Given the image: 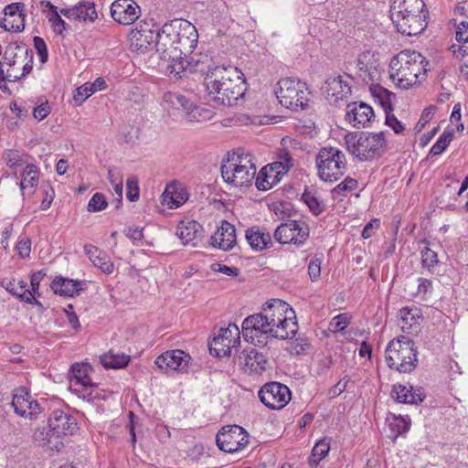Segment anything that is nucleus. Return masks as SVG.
Returning <instances> with one entry per match:
<instances>
[{
  "label": "nucleus",
  "mask_w": 468,
  "mask_h": 468,
  "mask_svg": "<svg viewBox=\"0 0 468 468\" xmlns=\"http://www.w3.org/2000/svg\"><path fill=\"white\" fill-rule=\"evenodd\" d=\"M80 282L65 278L55 279L50 287L54 291L55 293L59 294L61 296L72 297L75 294H78L81 290L80 287Z\"/></svg>",
  "instance_id": "32"
},
{
  "label": "nucleus",
  "mask_w": 468,
  "mask_h": 468,
  "mask_svg": "<svg viewBox=\"0 0 468 468\" xmlns=\"http://www.w3.org/2000/svg\"><path fill=\"white\" fill-rule=\"evenodd\" d=\"M95 266L100 268L102 272L110 274L113 271V263L109 260V257L104 251H100L98 255L91 261Z\"/></svg>",
  "instance_id": "45"
},
{
  "label": "nucleus",
  "mask_w": 468,
  "mask_h": 468,
  "mask_svg": "<svg viewBox=\"0 0 468 468\" xmlns=\"http://www.w3.org/2000/svg\"><path fill=\"white\" fill-rule=\"evenodd\" d=\"M1 285L12 295L17 296L22 301L28 293L29 290H27V283L24 281H16L15 279L10 280L5 278L1 281Z\"/></svg>",
  "instance_id": "37"
},
{
  "label": "nucleus",
  "mask_w": 468,
  "mask_h": 468,
  "mask_svg": "<svg viewBox=\"0 0 468 468\" xmlns=\"http://www.w3.org/2000/svg\"><path fill=\"white\" fill-rule=\"evenodd\" d=\"M279 90L275 91L280 103L292 111L304 108L307 104V88L305 83L291 78L282 79L279 82Z\"/></svg>",
  "instance_id": "10"
},
{
  "label": "nucleus",
  "mask_w": 468,
  "mask_h": 468,
  "mask_svg": "<svg viewBox=\"0 0 468 468\" xmlns=\"http://www.w3.org/2000/svg\"><path fill=\"white\" fill-rule=\"evenodd\" d=\"M388 367L399 373L412 372L418 363V352L413 340L408 336H399L392 339L385 351Z\"/></svg>",
  "instance_id": "6"
},
{
  "label": "nucleus",
  "mask_w": 468,
  "mask_h": 468,
  "mask_svg": "<svg viewBox=\"0 0 468 468\" xmlns=\"http://www.w3.org/2000/svg\"><path fill=\"white\" fill-rule=\"evenodd\" d=\"M284 174L277 168L276 164H270L262 167L255 176V186L259 190L266 191L278 184Z\"/></svg>",
  "instance_id": "24"
},
{
  "label": "nucleus",
  "mask_w": 468,
  "mask_h": 468,
  "mask_svg": "<svg viewBox=\"0 0 468 468\" xmlns=\"http://www.w3.org/2000/svg\"><path fill=\"white\" fill-rule=\"evenodd\" d=\"M243 73L237 67L215 66L209 68L205 84L209 95L220 105L233 107L247 90Z\"/></svg>",
  "instance_id": "2"
},
{
  "label": "nucleus",
  "mask_w": 468,
  "mask_h": 468,
  "mask_svg": "<svg viewBox=\"0 0 468 468\" xmlns=\"http://www.w3.org/2000/svg\"><path fill=\"white\" fill-rule=\"evenodd\" d=\"M357 187V181L356 179H353L349 176L346 177L343 182L338 184L334 189L333 194L334 195H342L343 192H350L352 190H355Z\"/></svg>",
  "instance_id": "52"
},
{
  "label": "nucleus",
  "mask_w": 468,
  "mask_h": 468,
  "mask_svg": "<svg viewBox=\"0 0 468 468\" xmlns=\"http://www.w3.org/2000/svg\"><path fill=\"white\" fill-rule=\"evenodd\" d=\"M108 206V201L102 193H95L90 199L87 210L89 212H99L104 210Z\"/></svg>",
  "instance_id": "44"
},
{
  "label": "nucleus",
  "mask_w": 468,
  "mask_h": 468,
  "mask_svg": "<svg viewBox=\"0 0 468 468\" xmlns=\"http://www.w3.org/2000/svg\"><path fill=\"white\" fill-rule=\"evenodd\" d=\"M34 47L37 51V54L40 58V61L45 63L48 59V48L44 39L40 37H35L34 39Z\"/></svg>",
  "instance_id": "58"
},
{
  "label": "nucleus",
  "mask_w": 468,
  "mask_h": 468,
  "mask_svg": "<svg viewBox=\"0 0 468 468\" xmlns=\"http://www.w3.org/2000/svg\"><path fill=\"white\" fill-rule=\"evenodd\" d=\"M246 239L250 247L256 250H262L272 243L271 235L260 229H248L246 231Z\"/></svg>",
  "instance_id": "35"
},
{
  "label": "nucleus",
  "mask_w": 468,
  "mask_h": 468,
  "mask_svg": "<svg viewBox=\"0 0 468 468\" xmlns=\"http://www.w3.org/2000/svg\"><path fill=\"white\" fill-rule=\"evenodd\" d=\"M367 54H361L358 57L357 59V69L360 72V77L362 78L363 81L368 82L373 80V77L371 75V72L369 71L368 65L367 63Z\"/></svg>",
  "instance_id": "49"
},
{
  "label": "nucleus",
  "mask_w": 468,
  "mask_h": 468,
  "mask_svg": "<svg viewBox=\"0 0 468 468\" xmlns=\"http://www.w3.org/2000/svg\"><path fill=\"white\" fill-rule=\"evenodd\" d=\"M48 427L49 431L47 433V441L44 442V444L48 445L52 450L56 449L59 451L62 442L57 441L54 445H51V438H61L62 436L72 435L77 430V420L72 415L63 410H56L52 411L48 418Z\"/></svg>",
  "instance_id": "11"
},
{
  "label": "nucleus",
  "mask_w": 468,
  "mask_h": 468,
  "mask_svg": "<svg viewBox=\"0 0 468 468\" xmlns=\"http://www.w3.org/2000/svg\"><path fill=\"white\" fill-rule=\"evenodd\" d=\"M392 397L396 398L397 401L407 403V404H418L423 401L425 394L422 388L413 389L410 387V389L403 385H394L392 391Z\"/></svg>",
  "instance_id": "28"
},
{
  "label": "nucleus",
  "mask_w": 468,
  "mask_h": 468,
  "mask_svg": "<svg viewBox=\"0 0 468 468\" xmlns=\"http://www.w3.org/2000/svg\"><path fill=\"white\" fill-rule=\"evenodd\" d=\"M331 357L323 356L314 360L313 371L315 375H323L331 367Z\"/></svg>",
  "instance_id": "50"
},
{
  "label": "nucleus",
  "mask_w": 468,
  "mask_h": 468,
  "mask_svg": "<svg viewBox=\"0 0 468 468\" xmlns=\"http://www.w3.org/2000/svg\"><path fill=\"white\" fill-rule=\"evenodd\" d=\"M322 89L327 98H335V101L351 93L350 84L340 75L328 77Z\"/></svg>",
  "instance_id": "27"
},
{
  "label": "nucleus",
  "mask_w": 468,
  "mask_h": 468,
  "mask_svg": "<svg viewBox=\"0 0 468 468\" xmlns=\"http://www.w3.org/2000/svg\"><path fill=\"white\" fill-rule=\"evenodd\" d=\"M163 106L169 111L174 109L186 114L188 122H201L208 118L209 111L194 105L186 96L167 91L163 96Z\"/></svg>",
  "instance_id": "12"
},
{
  "label": "nucleus",
  "mask_w": 468,
  "mask_h": 468,
  "mask_svg": "<svg viewBox=\"0 0 468 468\" xmlns=\"http://www.w3.org/2000/svg\"><path fill=\"white\" fill-rule=\"evenodd\" d=\"M92 94V86H90V83H85L84 85L76 89L73 95V100L76 104L80 105Z\"/></svg>",
  "instance_id": "48"
},
{
  "label": "nucleus",
  "mask_w": 468,
  "mask_h": 468,
  "mask_svg": "<svg viewBox=\"0 0 468 468\" xmlns=\"http://www.w3.org/2000/svg\"><path fill=\"white\" fill-rule=\"evenodd\" d=\"M239 360L250 373H261L266 369V356L254 347L245 348L240 353Z\"/></svg>",
  "instance_id": "25"
},
{
  "label": "nucleus",
  "mask_w": 468,
  "mask_h": 468,
  "mask_svg": "<svg viewBox=\"0 0 468 468\" xmlns=\"http://www.w3.org/2000/svg\"><path fill=\"white\" fill-rule=\"evenodd\" d=\"M391 111H387L386 112V124L389 126L395 133H401L405 127L401 123L400 121H399L392 113H390Z\"/></svg>",
  "instance_id": "57"
},
{
  "label": "nucleus",
  "mask_w": 468,
  "mask_h": 468,
  "mask_svg": "<svg viewBox=\"0 0 468 468\" xmlns=\"http://www.w3.org/2000/svg\"><path fill=\"white\" fill-rule=\"evenodd\" d=\"M373 117V109L365 102L355 101L346 106V120L355 127H364Z\"/></svg>",
  "instance_id": "23"
},
{
  "label": "nucleus",
  "mask_w": 468,
  "mask_h": 468,
  "mask_svg": "<svg viewBox=\"0 0 468 468\" xmlns=\"http://www.w3.org/2000/svg\"><path fill=\"white\" fill-rule=\"evenodd\" d=\"M279 157L280 161L273 164L277 165L282 173L286 174L294 165L293 159L288 152L282 153Z\"/></svg>",
  "instance_id": "53"
},
{
  "label": "nucleus",
  "mask_w": 468,
  "mask_h": 468,
  "mask_svg": "<svg viewBox=\"0 0 468 468\" xmlns=\"http://www.w3.org/2000/svg\"><path fill=\"white\" fill-rule=\"evenodd\" d=\"M399 325L404 333L411 334L423 320L421 312L418 308L405 307L399 311Z\"/></svg>",
  "instance_id": "30"
},
{
  "label": "nucleus",
  "mask_w": 468,
  "mask_h": 468,
  "mask_svg": "<svg viewBox=\"0 0 468 468\" xmlns=\"http://www.w3.org/2000/svg\"><path fill=\"white\" fill-rule=\"evenodd\" d=\"M308 274L313 282L319 279L321 274V261L319 259H314L310 261L308 265Z\"/></svg>",
  "instance_id": "60"
},
{
  "label": "nucleus",
  "mask_w": 468,
  "mask_h": 468,
  "mask_svg": "<svg viewBox=\"0 0 468 468\" xmlns=\"http://www.w3.org/2000/svg\"><path fill=\"white\" fill-rule=\"evenodd\" d=\"M30 399L31 396L27 392H25L24 389L19 390V392L13 396L11 405L17 415L21 417L27 416V410H30L31 405L29 403Z\"/></svg>",
  "instance_id": "36"
},
{
  "label": "nucleus",
  "mask_w": 468,
  "mask_h": 468,
  "mask_svg": "<svg viewBox=\"0 0 468 468\" xmlns=\"http://www.w3.org/2000/svg\"><path fill=\"white\" fill-rule=\"evenodd\" d=\"M127 194L126 197L130 201H135L139 198V187L137 180L134 177H130L126 182Z\"/></svg>",
  "instance_id": "56"
},
{
  "label": "nucleus",
  "mask_w": 468,
  "mask_h": 468,
  "mask_svg": "<svg viewBox=\"0 0 468 468\" xmlns=\"http://www.w3.org/2000/svg\"><path fill=\"white\" fill-rule=\"evenodd\" d=\"M27 154L18 150H7L4 153V159L10 168L22 165L27 162Z\"/></svg>",
  "instance_id": "42"
},
{
  "label": "nucleus",
  "mask_w": 468,
  "mask_h": 468,
  "mask_svg": "<svg viewBox=\"0 0 468 468\" xmlns=\"http://www.w3.org/2000/svg\"><path fill=\"white\" fill-rule=\"evenodd\" d=\"M157 32L150 28L146 22H140L137 27L129 34L131 48L138 52H145L155 47Z\"/></svg>",
  "instance_id": "19"
},
{
  "label": "nucleus",
  "mask_w": 468,
  "mask_h": 468,
  "mask_svg": "<svg viewBox=\"0 0 468 468\" xmlns=\"http://www.w3.org/2000/svg\"><path fill=\"white\" fill-rule=\"evenodd\" d=\"M372 95L378 99L380 104L384 108V111H392V100L395 99V94L387 89L377 85L370 88Z\"/></svg>",
  "instance_id": "38"
},
{
  "label": "nucleus",
  "mask_w": 468,
  "mask_h": 468,
  "mask_svg": "<svg viewBox=\"0 0 468 468\" xmlns=\"http://www.w3.org/2000/svg\"><path fill=\"white\" fill-rule=\"evenodd\" d=\"M50 111L51 109L48 101L41 103L40 105L34 108V118L37 121H42L50 113Z\"/></svg>",
  "instance_id": "61"
},
{
  "label": "nucleus",
  "mask_w": 468,
  "mask_h": 468,
  "mask_svg": "<svg viewBox=\"0 0 468 468\" xmlns=\"http://www.w3.org/2000/svg\"><path fill=\"white\" fill-rule=\"evenodd\" d=\"M186 56H183L182 58H177L175 60L167 61L168 64L166 66V71L169 74L174 75L177 79L181 78L180 73L185 69V66H184V58Z\"/></svg>",
  "instance_id": "54"
},
{
  "label": "nucleus",
  "mask_w": 468,
  "mask_h": 468,
  "mask_svg": "<svg viewBox=\"0 0 468 468\" xmlns=\"http://www.w3.org/2000/svg\"><path fill=\"white\" fill-rule=\"evenodd\" d=\"M239 343V330L235 324L221 328L219 334L208 344L211 355L225 357L230 355L232 348Z\"/></svg>",
  "instance_id": "17"
},
{
  "label": "nucleus",
  "mask_w": 468,
  "mask_h": 468,
  "mask_svg": "<svg viewBox=\"0 0 468 468\" xmlns=\"http://www.w3.org/2000/svg\"><path fill=\"white\" fill-rule=\"evenodd\" d=\"M456 40L459 43L468 42V22L463 21L457 27Z\"/></svg>",
  "instance_id": "64"
},
{
  "label": "nucleus",
  "mask_w": 468,
  "mask_h": 468,
  "mask_svg": "<svg viewBox=\"0 0 468 468\" xmlns=\"http://www.w3.org/2000/svg\"><path fill=\"white\" fill-rule=\"evenodd\" d=\"M220 171L225 183L235 187L249 186L255 179L256 165L250 154L239 150L222 163Z\"/></svg>",
  "instance_id": "5"
},
{
  "label": "nucleus",
  "mask_w": 468,
  "mask_h": 468,
  "mask_svg": "<svg viewBox=\"0 0 468 468\" xmlns=\"http://www.w3.org/2000/svg\"><path fill=\"white\" fill-rule=\"evenodd\" d=\"M31 50L23 43H10L4 53L5 63L12 68L16 65H21L28 58Z\"/></svg>",
  "instance_id": "29"
},
{
  "label": "nucleus",
  "mask_w": 468,
  "mask_h": 468,
  "mask_svg": "<svg viewBox=\"0 0 468 468\" xmlns=\"http://www.w3.org/2000/svg\"><path fill=\"white\" fill-rule=\"evenodd\" d=\"M350 324V317L347 314H340L335 316L329 324V330L336 333L342 332Z\"/></svg>",
  "instance_id": "46"
},
{
  "label": "nucleus",
  "mask_w": 468,
  "mask_h": 468,
  "mask_svg": "<svg viewBox=\"0 0 468 468\" xmlns=\"http://www.w3.org/2000/svg\"><path fill=\"white\" fill-rule=\"evenodd\" d=\"M100 359L105 368L118 369L128 366L131 356L122 352L111 349L109 352L101 355Z\"/></svg>",
  "instance_id": "31"
},
{
  "label": "nucleus",
  "mask_w": 468,
  "mask_h": 468,
  "mask_svg": "<svg viewBox=\"0 0 468 468\" xmlns=\"http://www.w3.org/2000/svg\"><path fill=\"white\" fill-rule=\"evenodd\" d=\"M111 15L119 24L132 25L139 18L141 8L133 0H116L111 5Z\"/></svg>",
  "instance_id": "20"
},
{
  "label": "nucleus",
  "mask_w": 468,
  "mask_h": 468,
  "mask_svg": "<svg viewBox=\"0 0 468 468\" xmlns=\"http://www.w3.org/2000/svg\"><path fill=\"white\" fill-rule=\"evenodd\" d=\"M190 356L182 350H168L158 356L154 364L162 370L183 371L187 367Z\"/></svg>",
  "instance_id": "22"
},
{
  "label": "nucleus",
  "mask_w": 468,
  "mask_h": 468,
  "mask_svg": "<svg viewBox=\"0 0 468 468\" xmlns=\"http://www.w3.org/2000/svg\"><path fill=\"white\" fill-rule=\"evenodd\" d=\"M20 66L22 67V72L20 74L14 73L13 70L7 69L6 75L3 77V79L8 81H16L21 77L29 74L33 69V50L29 52L28 58Z\"/></svg>",
  "instance_id": "41"
},
{
  "label": "nucleus",
  "mask_w": 468,
  "mask_h": 468,
  "mask_svg": "<svg viewBox=\"0 0 468 468\" xmlns=\"http://www.w3.org/2000/svg\"><path fill=\"white\" fill-rule=\"evenodd\" d=\"M428 10L423 0H394L390 19L398 32L417 36L427 27Z\"/></svg>",
  "instance_id": "4"
},
{
  "label": "nucleus",
  "mask_w": 468,
  "mask_h": 468,
  "mask_svg": "<svg viewBox=\"0 0 468 468\" xmlns=\"http://www.w3.org/2000/svg\"><path fill=\"white\" fill-rule=\"evenodd\" d=\"M202 230L203 228L197 221H182L178 226L176 233L183 244H187L200 236Z\"/></svg>",
  "instance_id": "33"
},
{
  "label": "nucleus",
  "mask_w": 468,
  "mask_h": 468,
  "mask_svg": "<svg viewBox=\"0 0 468 468\" xmlns=\"http://www.w3.org/2000/svg\"><path fill=\"white\" fill-rule=\"evenodd\" d=\"M175 35V41L179 49L180 58L192 53L198 40L197 30L189 21L174 19L170 22Z\"/></svg>",
  "instance_id": "13"
},
{
  "label": "nucleus",
  "mask_w": 468,
  "mask_h": 468,
  "mask_svg": "<svg viewBox=\"0 0 468 468\" xmlns=\"http://www.w3.org/2000/svg\"><path fill=\"white\" fill-rule=\"evenodd\" d=\"M236 243L235 227L227 222L222 221L221 226L217 229L211 237V244L223 250H229Z\"/></svg>",
  "instance_id": "26"
},
{
  "label": "nucleus",
  "mask_w": 468,
  "mask_h": 468,
  "mask_svg": "<svg viewBox=\"0 0 468 468\" xmlns=\"http://www.w3.org/2000/svg\"><path fill=\"white\" fill-rule=\"evenodd\" d=\"M38 184V170L37 167L33 164H28L26 165L22 175H21V182L19 184L20 189L25 194L27 189H29V194L34 193V188L37 187Z\"/></svg>",
  "instance_id": "34"
},
{
  "label": "nucleus",
  "mask_w": 468,
  "mask_h": 468,
  "mask_svg": "<svg viewBox=\"0 0 468 468\" xmlns=\"http://www.w3.org/2000/svg\"><path fill=\"white\" fill-rule=\"evenodd\" d=\"M297 330L293 309L279 299L266 303L261 313L248 316L242 323L244 338L255 346H266L269 338L291 339Z\"/></svg>",
  "instance_id": "1"
},
{
  "label": "nucleus",
  "mask_w": 468,
  "mask_h": 468,
  "mask_svg": "<svg viewBox=\"0 0 468 468\" xmlns=\"http://www.w3.org/2000/svg\"><path fill=\"white\" fill-rule=\"evenodd\" d=\"M16 250L18 251V254L22 258H27L29 257L30 251H31V241L29 239H22L18 241L16 245Z\"/></svg>",
  "instance_id": "63"
},
{
  "label": "nucleus",
  "mask_w": 468,
  "mask_h": 468,
  "mask_svg": "<svg viewBox=\"0 0 468 468\" xmlns=\"http://www.w3.org/2000/svg\"><path fill=\"white\" fill-rule=\"evenodd\" d=\"M155 48L160 58L165 61L180 58L179 49H177V45L175 41L174 31L169 22L165 23L157 31Z\"/></svg>",
  "instance_id": "18"
},
{
  "label": "nucleus",
  "mask_w": 468,
  "mask_h": 468,
  "mask_svg": "<svg viewBox=\"0 0 468 468\" xmlns=\"http://www.w3.org/2000/svg\"><path fill=\"white\" fill-rule=\"evenodd\" d=\"M70 371L69 389L71 392L89 402L101 399L100 390L97 389V385L91 381L90 377L91 367L89 364L74 363Z\"/></svg>",
  "instance_id": "9"
},
{
  "label": "nucleus",
  "mask_w": 468,
  "mask_h": 468,
  "mask_svg": "<svg viewBox=\"0 0 468 468\" xmlns=\"http://www.w3.org/2000/svg\"><path fill=\"white\" fill-rule=\"evenodd\" d=\"M438 262V255L435 251L431 250L429 247H426L421 250V265L423 268L431 270V268L437 265Z\"/></svg>",
  "instance_id": "47"
},
{
  "label": "nucleus",
  "mask_w": 468,
  "mask_h": 468,
  "mask_svg": "<svg viewBox=\"0 0 468 468\" xmlns=\"http://www.w3.org/2000/svg\"><path fill=\"white\" fill-rule=\"evenodd\" d=\"M302 200L308 206L314 215L318 216L324 211V206L313 193L305 191L302 195Z\"/></svg>",
  "instance_id": "43"
},
{
  "label": "nucleus",
  "mask_w": 468,
  "mask_h": 468,
  "mask_svg": "<svg viewBox=\"0 0 468 468\" xmlns=\"http://www.w3.org/2000/svg\"><path fill=\"white\" fill-rule=\"evenodd\" d=\"M261 401L269 409H283L291 400L290 388L280 382H269L261 387L259 391Z\"/></svg>",
  "instance_id": "16"
},
{
  "label": "nucleus",
  "mask_w": 468,
  "mask_h": 468,
  "mask_svg": "<svg viewBox=\"0 0 468 468\" xmlns=\"http://www.w3.org/2000/svg\"><path fill=\"white\" fill-rule=\"evenodd\" d=\"M389 427L391 431L395 432L394 438L396 439L399 435L409 431L410 422L401 417L394 418V421L389 423Z\"/></svg>",
  "instance_id": "51"
},
{
  "label": "nucleus",
  "mask_w": 468,
  "mask_h": 468,
  "mask_svg": "<svg viewBox=\"0 0 468 468\" xmlns=\"http://www.w3.org/2000/svg\"><path fill=\"white\" fill-rule=\"evenodd\" d=\"M454 135V131L452 130H445L437 142L432 145L431 149L430 150L429 155L435 156L440 154H441L450 144Z\"/></svg>",
  "instance_id": "40"
},
{
  "label": "nucleus",
  "mask_w": 468,
  "mask_h": 468,
  "mask_svg": "<svg viewBox=\"0 0 468 468\" xmlns=\"http://www.w3.org/2000/svg\"><path fill=\"white\" fill-rule=\"evenodd\" d=\"M49 21L52 24L54 31L59 35H61L68 27V24L61 18L60 14L58 11L50 14Z\"/></svg>",
  "instance_id": "55"
},
{
  "label": "nucleus",
  "mask_w": 468,
  "mask_h": 468,
  "mask_svg": "<svg viewBox=\"0 0 468 468\" xmlns=\"http://www.w3.org/2000/svg\"><path fill=\"white\" fill-rule=\"evenodd\" d=\"M380 226V221L378 218L371 219L363 229L362 237L364 239H369L373 236L376 229Z\"/></svg>",
  "instance_id": "62"
},
{
  "label": "nucleus",
  "mask_w": 468,
  "mask_h": 468,
  "mask_svg": "<svg viewBox=\"0 0 468 468\" xmlns=\"http://www.w3.org/2000/svg\"><path fill=\"white\" fill-rule=\"evenodd\" d=\"M312 451H314V456L324 458L330 451V443L327 439H322L315 443Z\"/></svg>",
  "instance_id": "59"
},
{
  "label": "nucleus",
  "mask_w": 468,
  "mask_h": 468,
  "mask_svg": "<svg viewBox=\"0 0 468 468\" xmlns=\"http://www.w3.org/2000/svg\"><path fill=\"white\" fill-rule=\"evenodd\" d=\"M429 61L420 52L404 49L394 56L389 62V77L400 89L408 90L420 82L424 77Z\"/></svg>",
  "instance_id": "3"
},
{
  "label": "nucleus",
  "mask_w": 468,
  "mask_h": 468,
  "mask_svg": "<svg viewBox=\"0 0 468 468\" xmlns=\"http://www.w3.org/2000/svg\"><path fill=\"white\" fill-rule=\"evenodd\" d=\"M216 442L221 451L232 453L247 446L249 435L239 425L225 426L218 432Z\"/></svg>",
  "instance_id": "15"
},
{
  "label": "nucleus",
  "mask_w": 468,
  "mask_h": 468,
  "mask_svg": "<svg viewBox=\"0 0 468 468\" xmlns=\"http://www.w3.org/2000/svg\"><path fill=\"white\" fill-rule=\"evenodd\" d=\"M315 164L318 176L324 181H337L346 170L345 154L335 147L321 148L316 155Z\"/></svg>",
  "instance_id": "8"
},
{
  "label": "nucleus",
  "mask_w": 468,
  "mask_h": 468,
  "mask_svg": "<svg viewBox=\"0 0 468 468\" xmlns=\"http://www.w3.org/2000/svg\"><path fill=\"white\" fill-rule=\"evenodd\" d=\"M5 17L0 27L10 32H22L25 28V4L13 3L5 7Z\"/></svg>",
  "instance_id": "21"
},
{
  "label": "nucleus",
  "mask_w": 468,
  "mask_h": 468,
  "mask_svg": "<svg viewBox=\"0 0 468 468\" xmlns=\"http://www.w3.org/2000/svg\"><path fill=\"white\" fill-rule=\"evenodd\" d=\"M348 152L359 161L372 160L381 155L386 144L384 133H354L345 136Z\"/></svg>",
  "instance_id": "7"
},
{
  "label": "nucleus",
  "mask_w": 468,
  "mask_h": 468,
  "mask_svg": "<svg viewBox=\"0 0 468 468\" xmlns=\"http://www.w3.org/2000/svg\"><path fill=\"white\" fill-rule=\"evenodd\" d=\"M310 229L303 220H287L280 224L274 232V239L281 244L303 245L309 238Z\"/></svg>",
  "instance_id": "14"
},
{
  "label": "nucleus",
  "mask_w": 468,
  "mask_h": 468,
  "mask_svg": "<svg viewBox=\"0 0 468 468\" xmlns=\"http://www.w3.org/2000/svg\"><path fill=\"white\" fill-rule=\"evenodd\" d=\"M76 20L80 21H94L97 18L95 5L90 2L80 3L75 5Z\"/></svg>",
  "instance_id": "39"
}]
</instances>
